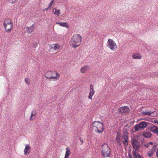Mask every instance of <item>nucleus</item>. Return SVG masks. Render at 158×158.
<instances>
[{"label":"nucleus","mask_w":158,"mask_h":158,"mask_svg":"<svg viewBox=\"0 0 158 158\" xmlns=\"http://www.w3.org/2000/svg\"><path fill=\"white\" fill-rule=\"evenodd\" d=\"M81 37L78 34L74 35L72 37L70 44L74 48H76L80 45L81 42Z\"/></svg>","instance_id":"nucleus-1"},{"label":"nucleus","mask_w":158,"mask_h":158,"mask_svg":"<svg viewBox=\"0 0 158 158\" xmlns=\"http://www.w3.org/2000/svg\"><path fill=\"white\" fill-rule=\"evenodd\" d=\"M149 123L145 121H141L139 122L138 124H136L132 128V129H134L135 131L132 129L131 131V132L133 133L135 131L136 132L139 131L143 130L149 124Z\"/></svg>","instance_id":"nucleus-2"},{"label":"nucleus","mask_w":158,"mask_h":158,"mask_svg":"<svg viewBox=\"0 0 158 158\" xmlns=\"http://www.w3.org/2000/svg\"><path fill=\"white\" fill-rule=\"evenodd\" d=\"M5 31L7 33H9L12 30L13 25L10 19L7 18L5 19L3 23Z\"/></svg>","instance_id":"nucleus-3"},{"label":"nucleus","mask_w":158,"mask_h":158,"mask_svg":"<svg viewBox=\"0 0 158 158\" xmlns=\"http://www.w3.org/2000/svg\"><path fill=\"white\" fill-rule=\"evenodd\" d=\"M93 127L96 132L102 133L104 131L103 124L99 121H95L93 124Z\"/></svg>","instance_id":"nucleus-4"},{"label":"nucleus","mask_w":158,"mask_h":158,"mask_svg":"<svg viewBox=\"0 0 158 158\" xmlns=\"http://www.w3.org/2000/svg\"><path fill=\"white\" fill-rule=\"evenodd\" d=\"M102 151L101 153L102 156L104 157H108L110 156L111 154L110 150L108 144L104 143L101 145Z\"/></svg>","instance_id":"nucleus-5"},{"label":"nucleus","mask_w":158,"mask_h":158,"mask_svg":"<svg viewBox=\"0 0 158 158\" xmlns=\"http://www.w3.org/2000/svg\"><path fill=\"white\" fill-rule=\"evenodd\" d=\"M45 77L47 78H52L58 80L60 77L59 73L54 71H48L45 74Z\"/></svg>","instance_id":"nucleus-6"},{"label":"nucleus","mask_w":158,"mask_h":158,"mask_svg":"<svg viewBox=\"0 0 158 158\" xmlns=\"http://www.w3.org/2000/svg\"><path fill=\"white\" fill-rule=\"evenodd\" d=\"M107 46L113 51H115L117 48L118 46L115 42L111 39L108 40Z\"/></svg>","instance_id":"nucleus-7"},{"label":"nucleus","mask_w":158,"mask_h":158,"mask_svg":"<svg viewBox=\"0 0 158 158\" xmlns=\"http://www.w3.org/2000/svg\"><path fill=\"white\" fill-rule=\"evenodd\" d=\"M129 133L128 132H124L123 135L121 137V139L124 146L128 145Z\"/></svg>","instance_id":"nucleus-8"},{"label":"nucleus","mask_w":158,"mask_h":158,"mask_svg":"<svg viewBox=\"0 0 158 158\" xmlns=\"http://www.w3.org/2000/svg\"><path fill=\"white\" fill-rule=\"evenodd\" d=\"M132 147L135 150V151H137L139 147V142L135 139H133L131 140Z\"/></svg>","instance_id":"nucleus-9"},{"label":"nucleus","mask_w":158,"mask_h":158,"mask_svg":"<svg viewBox=\"0 0 158 158\" xmlns=\"http://www.w3.org/2000/svg\"><path fill=\"white\" fill-rule=\"evenodd\" d=\"M94 86L91 85L90 87L89 92L88 96V98L91 100L92 99V96L95 93Z\"/></svg>","instance_id":"nucleus-10"},{"label":"nucleus","mask_w":158,"mask_h":158,"mask_svg":"<svg viewBox=\"0 0 158 158\" xmlns=\"http://www.w3.org/2000/svg\"><path fill=\"white\" fill-rule=\"evenodd\" d=\"M31 147L29 144H26L24 151V154L26 155H28L30 152Z\"/></svg>","instance_id":"nucleus-11"},{"label":"nucleus","mask_w":158,"mask_h":158,"mask_svg":"<svg viewBox=\"0 0 158 158\" xmlns=\"http://www.w3.org/2000/svg\"><path fill=\"white\" fill-rule=\"evenodd\" d=\"M156 150V145H154L152 147V148L150 151H148V156L151 157L153 155V153Z\"/></svg>","instance_id":"nucleus-12"},{"label":"nucleus","mask_w":158,"mask_h":158,"mask_svg":"<svg viewBox=\"0 0 158 158\" xmlns=\"http://www.w3.org/2000/svg\"><path fill=\"white\" fill-rule=\"evenodd\" d=\"M89 68L90 67L89 65H85L81 68L80 72L81 73H85L89 69Z\"/></svg>","instance_id":"nucleus-13"},{"label":"nucleus","mask_w":158,"mask_h":158,"mask_svg":"<svg viewBox=\"0 0 158 158\" xmlns=\"http://www.w3.org/2000/svg\"><path fill=\"white\" fill-rule=\"evenodd\" d=\"M56 24H59L60 26L66 27L69 28V25L67 23L64 22H56Z\"/></svg>","instance_id":"nucleus-14"},{"label":"nucleus","mask_w":158,"mask_h":158,"mask_svg":"<svg viewBox=\"0 0 158 158\" xmlns=\"http://www.w3.org/2000/svg\"><path fill=\"white\" fill-rule=\"evenodd\" d=\"M35 25L33 24L30 27H26V30L27 32L29 33H31L35 29Z\"/></svg>","instance_id":"nucleus-15"},{"label":"nucleus","mask_w":158,"mask_h":158,"mask_svg":"<svg viewBox=\"0 0 158 158\" xmlns=\"http://www.w3.org/2000/svg\"><path fill=\"white\" fill-rule=\"evenodd\" d=\"M120 111L122 113H127L129 110V108L127 106H123L119 109Z\"/></svg>","instance_id":"nucleus-16"},{"label":"nucleus","mask_w":158,"mask_h":158,"mask_svg":"<svg viewBox=\"0 0 158 158\" xmlns=\"http://www.w3.org/2000/svg\"><path fill=\"white\" fill-rule=\"evenodd\" d=\"M150 130L153 133L158 134V127L153 125L151 127Z\"/></svg>","instance_id":"nucleus-17"},{"label":"nucleus","mask_w":158,"mask_h":158,"mask_svg":"<svg viewBox=\"0 0 158 158\" xmlns=\"http://www.w3.org/2000/svg\"><path fill=\"white\" fill-rule=\"evenodd\" d=\"M132 57L135 59H140L142 58V56L139 54L137 53H133Z\"/></svg>","instance_id":"nucleus-18"},{"label":"nucleus","mask_w":158,"mask_h":158,"mask_svg":"<svg viewBox=\"0 0 158 158\" xmlns=\"http://www.w3.org/2000/svg\"><path fill=\"white\" fill-rule=\"evenodd\" d=\"M143 136L145 138H149L152 135V133L150 132H144L143 134Z\"/></svg>","instance_id":"nucleus-19"},{"label":"nucleus","mask_w":158,"mask_h":158,"mask_svg":"<svg viewBox=\"0 0 158 158\" xmlns=\"http://www.w3.org/2000/svg\"><path fill=\"white\" fill-rule=\"evenodd\" d=\"M121 138V136L119 135H118L116 138V140L118 145H120L121 144V143L120 140Z\"/></svg>","instance_id":"nucleus-20"},{"label":"nucleus","mask_w":158,"mask_h":158,"mask_svg":"<svg viewBox=\"0 0 158 158\" xmlns=\"http://www.w3.org/2000/svg\"><path fill=\"white\" fill-rule=\"evenodd\" d=\"M136 152L133 151L132 152L134 158H143L137 152Z\"/></svg>","instance_id":"nucleus-21"},{"label":"nucleus","mask_w":158,"mask_h":158,"mask_svg":"<svg viewBox=\"0 0 158 158\" xmlns=\"http://www.w3.org/2000/svg\"><path fill=\"white\" fill-rule=\"evenodd\" d=\"M52 11L53 12L54 14L59 16L60 14V10L59 9H56L55 8H53L52 10Z\"/></svg>","instance_id":"nucleus-22"},{"label":"nucleus","mask_w":158,"mask_h":158,"mask_svg":"<svg viewBox=\"0 0 158 158\" xmlns=\"http://www.w3.org/2000/svg\"><path fill=\"white\" fill-rule=\"evenodd\" d=\"M66 151L64 156V158H69V156L70 154V151L67 147L66 148Z\"/></svg>","instance_id":"nucleus-23"},{"label":"nucleus","mask_w":158,"mask_h":158,"mask_svg":"<svg viewBox=\"0 0 158 158\" xmlns=\"http://www.w3.org/2000/svg\"><path fill=\"white\" fill-rule=\"evenodd\" d=\"M153 111L152 112L151 111H149L148 112H145L144 111H143L142 113L143 114V115H147L148 116H150L151 115V114L153 113Z\"/></svg>","instance_id":"nucleus-24"},{"label":"nucleus","mask_w":158,"mask_h":158,"mask_svg":"<svg viewBox=\"0 0 158 158\" xmlns=\"http://www.w3.org/2000/svg\"><path fill=\"white\" fill-rule=\"evenodd\" d=\"M52 47L55 50H56L59 49L60 46L58 44H55L53 45Z\"/></svg>","instance_id":"nucleus-25"},{"label":"nucleus","mask_w":158,"mask_h":158,"mask_svg":"<svg viewBox=\"0 0 158 158\" xmlns=\"http://www.w3.org/2000/svg\"><path fill=\"white\" fill-rule=\"evenodd\" d=\"M54 4V0H51L50 3L48 5V8H50L53 4Z\"/></svg>","instance_id":"nucleus-26"},{"label":"nucleus","mask_w":158,"mask_h":158,"mask_svg":"<svg viewBox=\"0 0 158 158\" xmlns=\"http://www.w3.org/2000/svg\"><path fill=\"white\" fill-rule=\"evenodd\" d=\"M35 116V115L33 114V112H32L31 114V115L29 118V120H32L33 119H34L35 118H32V117H33V116Z\"/></svg>","instance_id":"nucleus-27"},{"label":"nucleus","mask_w":158,"mask_h":158,"mask_svg":"<svg viewBox=\"0 0 158 158\" xmlns=\"http://www.w3.org/2000/svg\"><path fill=\"white\" fill-rule=\"evenodd\" d=\"M28 80H29V79L28 78H26L25 79V82H26V83L28 85H29V82H28Z\"/></svg>","instance_id":"nucleus-28"},{"label":"nucleus","mask_w":158,"mask_h":158,"mask_svg":"<svg viewBox=\"0 0 158 158\" xmlns=\"http://www.w3.org/2000/svg\"><path fill=\"white\" fill-rule=\"evenodd\" d=\"M149 144L148 143H147L144 144V146L145 147L148 148L149 147Z\"/></svg>","instance_id":"nucleus-29"},{"label":"nucleus","mask_w":158,"mask_h":158,"mask_svg":"<svg viewBox=\"0 0 158 158\" xmlns=\"http://www.w3.org/2000/svg\"><path fill=\"white\" fill-rule=\"evenodd\" d=\"M18 0H11V3H13L15 2Z\"/></svg>","instance_id":"nucleus-30"},{"label":"nucleus","mask_w":158,"mask_h":158,"mask_svg":"<svg viewBox=\"0 0 158 158\" xmlns=\"http://www.w3.org/2000/svg\"><path fill=\"white\" fill-rule=\"evenodd\" d=\"M156 157L158 158V149L157 150L156 152Z\"/></svg>","instance_id":"nucleus-31"},{"label":"nucleus","mask_w":158,"mask_h":158,"mask_svg":"<svg viewBox=\"0 0 158 158\" xmlns=\"http://www.w3.org/2000/svg\"><path fill=\"white\" fill-rule=\"evenodd\" d=\"M149 145L150 144H151V145H152L153 144V143L152 142H148Z\"/></svg>","instance_id":"nucleus-32"},{"label":"nucleus","mask_w":158,"mask_h":158,"mask_svg":"<svg viewBox=\"0 0 158 158\" xmlns=\"http://www.w3.org/2000/svg\"><path fill=\"white\" fill-rule=\"evenodd\" d=\"M142 119L145 120H148L146 118H145Z\"/></svg>","instance_id":"nucleus-33"},{"label":"nucleus","mask_w":158,"mask_h":158,"mask_svg":"<svg viewBox=\"0 0 158 158\" xmlns=\"http://www.w3.org/2000/svg\"><path fill=\"white\" fill-rule=\"evenodd\" d=\"M49 8H48H48H45V9L44 10H43V11H45V10H47L48 9H49Z\"/></svg>","instance_id":"nucleus-34"},{"label":"nucleus","mask_w":158,"mask_h":158,"mask_svg":"<svg viewBox=\"0 0 158 158\" xmlns=\"http://www.w3.org/2000/svg\"><path fill=\"white\" fill-rule=\"evenodd\" d=\"M129 158H132V157L131 156V155H129L128 156Z\"/></svg>","instance_id":"nucleus-35"},{"label":"nucleus","mask_w":158,"mask_h":158,"mask_svg":"<svg viewBox=\"0 0 158 158\" xmlns=\"http://www.w3.org/2000/svg\"><path fill=\"white\" fill-rule=\"evenodd\" d=\"M33 46H34V47H36V45H35H35H34Z\"/></svg>","instance_id":"nucleus-36"},{"label":"nucleus","mask_w":158,"mask_h":158,"mask_svg":"<svg viewBox=\"0 0 158 158\" xmlns=\"http://www.w3.org/2000/svg\"><path fill=\"white\" fill-rule=\"evenodd\" d=\"M80 140L82 142V141L83 139H80Z\"/></svg>","instance_id":"nucleus-37"}]
</instances>
